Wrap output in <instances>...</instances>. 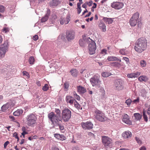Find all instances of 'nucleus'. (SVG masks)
<instances>
[{
  "label": "nucleus",
  "instance_id": "nucleus-1",
  "mask_svg": "<svg viewBox=\"0 0 150 150\" xmlns=\"http://www.w3.org/2000/svg\"><path fill=\"white\" fill-rule=\"evenodd\" d=\"M147 41L144 37H141L137 41L134 47L135 50L138 53H141L145 50L147 48Z\"/></svg>",
  "mask_w": 150,
  "mask_h": 150
},
{
  "label": "nucleus",
  "instance_id": "nucleus-2",
  "mask_svg": "<svg viewBox=\"0 0 150 150\" xmlns=\"http://www.w3.org/2000/svg\"><path fill=\"white\" fill-rule=\"evenodd\" d=\"M71 110L67 108H64L62 111V120L65 122H68L71 118Z\"/></svg>",
  "mask_w": 150,
  "mask_h": 150
},
{
  "label": "nucleus",
  "instance_id": "nucleus-3",
  "mask_svg": "<svg viewBox=\"0 0 150 150\" xmlns=\"http://www.w3.org/2000/svg\"><path fill=\"white\" fill-rule=\"evenodd\" d=\"M8 41L6 40L0 47V58L4 57L6 52L8 50L9 47Z\"/></svg>",
  "mask_w": 150,
  "mask_h": 150
},
{
  "label": "nucleus",
  "instance_id": "nucleus-4",
  "mask_svg": "<svg viewBox=\"0 0 150 150\" xmlns=\"http://www.w3.org/2000/svg\"><path fill=\"white\" fill-rule=\"evenodd\" d=\"M48 117L49 119L51 121L52 124L54 125V123L56 124L58 122L62 121L61 117L59 116H57L53 112H51L48 115Z\"/></svg>",
  "mask_w": 150,
  "mask_h": 150
},
{
  "label": "nucleus",
  "instance_id": "nucleus-5",
  "mask_svg": "<svg viewBox=\"0 0 150 150\" xmlns=\"http://www.w3.org/2000/svg\"><path fill=\"white\" fill-rule=\"evenodd\" d=\"M102 141L103 144L106 148H112V140L110 138L106 136H103L102 137Z\"/></svg>",
  "mask_w": 150,
  "mask_h": 150
},
{
  "label": "nucleus",
  "instance_id": "nucleus-6",
  "mask_svg": "<svg viewBox=\"0 0 150 150\" xmlns=\"http://www.w3.org/2000/svg\"><path fill=\"white\" fill-rule=\"evenodd\" d=\"M95 112V118L98 120L103 122L106 120V118L103 113L102 111L96 109Z\"/></svg>",
  "mask_w": 150,
  "mask_h": 150
},
{
  "label": "nucleus",
  "instance_id": "nucleus-7",
  "mask_svg": "<svg viewBox=\"0 0 150 150\" xmlns=\"http://www.w3.org/2000/svg\"><path fill=\"white\" fill-rule=\"evenodd\" d=\"M100 76L96 75L91 78L90 81L93 86L99 87L101 81L100 80Z\"/></svg>",
  "mask_w": 150,
  "mask_h": 150
},
{
  "label": "nucleus",
  "instance_id": "nucleus-8",
  "mask_svg": "<svg viewBox=\"0 0 150 150\" xmlns=\"http://www.w3.org/2000/svg\"><path fill=\"white\" fill-rule=\"evenodd\" d=\"M27 124L29 126H33L36 122L37 117L33 114L28 115L27 117Z\"/></svg>",
  "mask_w": 150,
  "mask_h": 150
},
{
  "label": "nucleus",
  "instance_id": "nucleus-9",
  "mask_svg": "<svg viewBox=\"0 0 150 150\" xmlns=\"http://www.w3.org/2000/svg\"><path fill=\"white\" fill-rule=\"evenodd\" d=\"M139 17V14L137 12L133 15L129 20V23L131 26H134L137 25Z\"/></svg>",
  "mask_w": 150,
  "mask_h": 150
},
{
  "label": "nucleus",
  "instance_id": "nucleus-10",
  "mask_svg": "<svg viewBox=\"0 0 150 150\" xmlns=\"http://www.w3.org/2000/svg\"><path fill=\"white\" fill-rule=\"evenodd\" d=\"M123 81L121 79L116 80L114 82V86L117 90H122L124 88L123 84Z\"/></svg>",
  "mask_w": 150,
  "mask_h": 150
},
{
  "label": "nucleus",
  "instance_id": "nucleus-11",
  "mask_svg": "<svg viewBox=\"0 0 150 150\" xmlns=\"http://www.w3.org/2000/svg\"><path fill=\"white\" fill-rule=\"evenodd\" d=\"M88 49L89 54L92 55L95 53L96 46L95 42L94 41H91L88 45Z\"/></svg>",
  "mask_w": 150,
  "mask_h": 150
},
{
  "label": "nucleus",
  "instance_id": "nucleus-12",
  "mask_svg": "<svg viewBox=\"0 0 150 150\" xmlns=\"http://www.w3.org/2000/svg\"><path fill=\"white\" fill-rule=\"evenodd\" d=\"M81 126L84 129H90L93 127V125L90 121H87L86 122H82Z\"/></svg>",
  "mask_w": 150,
  "mask_h": 150
},
{
  "label": "nucleus",
  "instance_id": "nucleus-13",
  "mask_svg": "<svg viewBox=\"0 0 150 150\" xmlns=\"http://www.w3.org/2000/svg\"><path fill=\"white\" fill-rule=\"evenodd\" d=\"M75 33L73 31H67L66 33V38L68 41L70 42L73 40L75 38Z\"/></svg>",
  "mask_w": 150,
  "mask_h": 150
},
{
  "label": "nucleus",
  "instance_id": "nucleus-14",
  "mask_svg": "<svg viewBox=\"0 0 150 150\" xmlns=\"http://www.w3.org/2000/svg\"><path fill=\"white\" fill-rule=\"evenodd\" d=\"M146 114L148 115L149 119L150 120V105H149L148 108L146 110V111L144 110L143 111V118L144 121L146 122H147L148 121V117Z\"/></svg>",
  "mask_w": 150,
  "mask_h": 150
},
{
  "label": "nucleus",
  "instance_id": "nucleus-15",
  "mask_svg": "<svg viewBox=\"0 0 150 150\" xmlns=\"http://www.w3.org/2000/svg\"><path fill=\"white\" fill-rule=\"evenodd\" d=\"M123 4L119 2H114L111 4V6L116 9L121 8L123 6Z\"/></svg>",
  "mask_w": 150,
  "mask_h": 150
},
{
  "label": "nucleus",
  "instance_id": "nucleus-16",
  "mask_svg": "<svg viewBox=\"0 0 150 150\" xmlns=\"http://www.w3.org/2000/svg\"><path fill=\"white\" fill-rule=\"evenodd\" d=\"M65 100L67 103H69L70 105L72 104L73 103H74V101H76V100L72 96L67 95L66 96Z\"/></svg>",
  "mask_w": 150,
  "mask_h": 150
},
{
  "label": "nucleus",
  "instance_id": "nucleus-17",
  "mask_svg": "<svg viewBox=\"0 0 150 150\" xmlns=\"http://www.w3.org/2000/svg\"><path fill=\"white\" fill-rule=\"evenodd\" d=\"M50 9H48L45 15L41 19V21L42 23L45 22L47 21L49 16L50 15Z\"/></svg>",
  "mask_w": 150,
  "mask_h": 150
},
{
  "label": "nucleus",
  "instance_id": "nucleus-18",
  "mask_svg": "<svg viewBox=\"0 0 150 150\" xmlns=\"http://www.w3.org/2000/svg\"><path fill=\"white\" fill-rule=\"evenodd\" d=\"M122 136L124 137V139H128L130 138L132 136V133L129 131H126L122 134Z\"/></svg>",
  "mask_w": 150,
  "mask_h": 150
},
{
  "label": "nucleus",
  "instance_id": "nucleus-19",
  "mask_svg": "<svg viewBox=\"0 0 150 150\" xmlns=\"http://www.w3.org/2000/svg\"><path fill=\"white\" fill-rule=\"evenodd\" d=\"M99 27L102 31L105 32L106 31V26L105 24L102 21H100L99 24Z\"/></svg>",
  "mask_w": 150,
  "mask_h": 150
},
{
  "label": "nucleus",
  "instance_id": "nucleus-20",
  "mask_svg": "<svg viewBox=\"0 0 150 150\" xmlns=\"http://www.w3.org/2000/svg\"><path fill=\"white\" fill-rule=\"evenodd\" d=\"M122 121L125 123L129 125L132 124V122L129 120V116L127 115L125 116L122 119Z\"/></svg>",
  "mask_w": 150,
  "mask_h": 150
},
{
  "label": "nucleus",
  "instance_id": "nucleus-21",
  "mask_svg": "<svg viewBox=\"0 0 150 150\" xmlns=\"http://www.w3.org/2000/svg\"><path fill=\"white\" fill-rule=\"evenodd\" d=\"M60 3V2L59 0H52L49 4L51 6H57Z\"/></svg>",
  "mask_w": 150,
  "mask_h": 150
},
{
  "label": "nucleus",
  "instance_id": "nucleus-22",
  "mask_svg": "<svg viewBox=\"0 0 150 150\" xmlns=\"http://www.w3.org/2000/svg\"><path fill=\"white\" fill-rule=\"evenodd\" d=\"M103 20L105 23L109 24L112 23L113 21V20L111 18L103 17Z\"/></svg>",
  "mask_w": 150,
  "mask_h": 150
},
{
  "label": "nucleus",
  "instance_id": "nucleus-23",
  "mask_svg": "<svg viewBox=\"0 0 150 150\" xmlns=\"http://www.w3.org/2000/svg\"><path fill=\"white\" fill-rule=\"evenodd\" d=\"M107 60L109 61H118L120 62H121V60L120 59L116 57L113 56H108L107 59Z\"/></svg>",
  "mask_w": 150,
  "mask_h": 150
},
{
  "label": "nucleus",
  "instance_id": "nucleus-24",
  "mask_svg": "<svg viewBox=\"0 0 150 150\" xmlns=\"http://www.w3.org/2000/svg\"><path fill=\"white\" fill-rule=\"evenodd\" d=\"M70 17L69 16H67L66 17V20L64 19H63L62 20L60 21V23L61 24H67L69 23L70 21Z\"/></svg>",
  "mask_w": 150,
  "mask_h": 150
},
{
  "label": "nucleus",
  "instance_id": "nucleus-25",
  "mask_svg": "<svg viewBox=\"0 0 150 150\" xmlns=\"http://www.w3.org/2000/svg\"><path fill=\"white\" fill-rule=\"evenodd\" d=\"M77 91L81 93H83L86 92V89L83 87L79 86L77 87Z\"/></svg>",
  "mask_w": 150,
  "mask_h": 150
},
{
  "label": "nucleus",
  "instance_id": "nucleus-26",
  "mask_svg": "<svg viewBox=\"0 0 150 150\" xmlns=\"http://www.w3.org/2000/svg\"><path fill=\"white\" fill-rule=\"evenodd\" d=\"M79 43L80 46L83 47H85L87 44L85 40L82 39H81L79 40Z\"/></svg>",
  "mask_w": 150,
  "mask_h": 150
},
{
  "label": "nucleus",
  "instance_id": "nucleus-27",
  "mask_svg": "<svg viewBox=\"0 0 150 150\" xmlns=\"http://www.w3.org/2000/svg\"><path fill=\"white\" fill-rule=\"evenodd\" d=\"M23 112V110L21 109H18L13 113V115L15 116H19L22 114Z\"/></svg>",
  "mask_w": 150,
  "mask_h": 150
},
{
  "label": "nucleus",
  "instance_id": "nucleus-28",
  "mask_svg": "<svg viewBox=\"0 0 150 150\" xmlns=\"http://www.w3.org/2000/svg\"><path fill=\"white\" fill-rule=\"evenodd\" d=\"M138 79L140 81L146 82L148 80V78L146 76H139Z\"/></svg>",
  "mask_w": 150,
  "mask_h": 150
},
{
  "label": "nucleus",
  "instance_id": "nucleus-29",
  "mask_svg": "<svg viewBox=\"0 0 150 150\" xmlns=\"http://www.w3.org/2000/svg\"><path fill=\"white\" fill-rule=\"evenodd\" d=\"M134 116L135 117L136 120H140L142 117V115L139 113H135L134 114Z\"/></svg>",
  "mask_w": 150,
  "mask_h": 150
},
{
  "label": "nucleus",
  "instance_id": "nucleus-30",
  "mask_svg": "<svg viewBox=\"0 0 150 150\" xmlns=\"http://www.w3.org/2000/svg\"><path fill=\"white\" fill-rule=\"evenodd\" d=\"M71 75L74 77H76L78 73L76 69H72L70 71Z\"/></svg>",
  "mask_w": 150,
  "mask_h": 150
},
{
  "label": "nucleus",
  "instance_id": "nucleus-31",
  "mask_svg": "<svg viewBox=\"0 0 150 150\" xmlns=\"http://www.w3.org/2000/svg\"><path fill=\"white\" fill-rule=\"evenodd\" d=\"M102 76L104 77H107L111 75V74L109 72L105 71L101 73Z\"/></svg>",
  "mask_w": 150,
  "mask_h": 150
},
{
  "label": "nucleus",
  "instance_id": "nucleus-32",
  "mask_svg": "<svg viewBox=\"0 0 150 150\" xmlns=\"http://www.w3.org/2000/svg\"><path fill=\"white\" fill-rule=\"evenodd\" d=\"M111 65L117 68H119L121 66L120 64L116 62L112 63Z\"/></svg>",
  "mask_w": 150,
  "mask_h": 150
},
{
  "label": "nucleus",
  "instance_id": "nucleus-33",
  "mask_svg": "<svg viewBox=\"0 0 150 150\" xmlns=\"http://www.w3.org/2000/svg\"><path fill=\"white\" fill-rule=\"evenodd\" d=\"M8 104H7L6 105H4L1 107V110L3 111H5L6 110H7L8 108Z\"/></svg>",
  "mask_w": 150,
  "mask_h": 150
},
{
  "label": "nucleus",
  "instance_id": "nucleus-34",
  "mask_svg": "<svg viewBox=\"0 0 150 150\" xmlns=\"http://www.w3.org/2000/svg\"><path fill=\"white\" fill-rule=\"evenodd\" d=\"M55 112L57 114L56 115H57V116H59L60 117H61V112L60 110L58 109H55Z\"/></svg>",
  "mask_w": 150,
  "mask_h": 150
},
{
  "label": "nucleus",
  "instance_id": "nucleus-35",
  "mask_svg": "<svg viewBox=\"0 0 150 150\" xmlns=\"http://www.w3.org/2000/svg\"><path fill=\"white\" fill-rule=\"evenodd\" d=\"M34 61V58L33 57H30L29 59V63L31 64H33Z\"/></svg>",
  "mask_w": 150,
  "mask_h": 150
},
{
  "label": "nucleus",
  "instance_id": "nucleus-36",
  "mask_svg": "<svg viewBox=\"0 0 150 150\" xmlns=\"http://www.w3.org/2000/svg\"><path fill=\"white\" fill-rule=\"evenodd\" d=\"M140 64L142 67H145L146 65V62L144 60H142L140 61Z\"/></svg>",
  "mask_w": 150,
  "mask_h": 150
},
{
  "label": "nucleus",
  "instance_id": "nucleus-37",
  "mask_svg": "<svg viewBox=\"0 0 150 150\" xmlns=\"http://www.w3.org/2000/svg\"><path fill=\"white\" fill-rule=\"evenodd\" d=\"M74 105L75 107L77 109L79 110L80 109V105L76 101H74Z\"/></svg>",
  "mask_w": 150,
  "mask_h": 150
},
{
  "label": "nucleus",
  "instance_id": "nucleus-38",
  "mask_svg": "<svg viewBox=\"0 0 150 150\" xmlns=\"http://www.w3.org/2000/svg\"><path fill=\"white\" fill-rule=\"evenodd\" d=\"M59 122H58L56 124V126H59V129L60 130H63L64 129V126L60 124L59 123Z\"/></svg>",
  "mask_w": 150,
  "mask_h": 150
},
{
  "label": "nucleus",
  "instance_id": "nucleus-39",
  "mask_svg": "<svg viewBox=\"0 0 150 150\" xmlns=\"http://www.w3.org/2000/svg\"><path fill=\"white\" fill-rule=\"evenodd\" d=\"M49 89V86L47 84H45V85L43 87L42 90L44 91H47Z\"/></svg>",
  "mask_w": 150,
  "mask_h": 150
},
{
  "label": "nucleus",
  "instance_id": "nucleus-40",
  "mask_svg": "<svg viewBox=\"0 0 150 150\" xmlns=\"http://www.w3.org/2000/svg\"><path fill=\"white\" fill-rule=\"evenodd\" d=\"M132 101L130 99H128L127 100L125 101V103L128 106H129L131 102Z\"/></svg>",
  "mask_w": 150,
  "mask_h": 150
},
{
  "label": "nucleus",
  "instance_id": "nucleus-41",
  "mask_svg": "<svg viewBox=\"0 0 150 150\" xmlns=\"http://www.w3.org/2000/svg\"><path fill=\"white\" fill-rule=\"evenodd\" d=\"M127 77L129 78H135V74L132 73L130 74H128L127 75Z\"/></svg>",
  "mask_w": 150,
  "mask_h": 150
},
{
  "label": "nucleus",
  "instance_id": "nucleus-42",
  "mask_svg": "<svg viewBox=\"0 0 150 150\" xmlns=\"http://www.w3.org/2000/svg\"><path fill=\"white\" fill-rule=\"evenodd\" d=\"M74 97L76 99L78 100H80V96L77 95V94L75 93L74 94Z\"/></svg>",
  "mask_w": 150,
  "mask_h": 150
},
{
  "label": "nucleus",
  "instance_id": "nucleus-43",
  "mask_svg": "<svg viewBox=\"0 0 150 150\" xmlns=\"http://www.w3.org/2000/svg\"><path fill=\"white\" fill-rule=\"evenodd\" d=\"M5 8L4 6L0 5V12L1 13L5 11Z\"/></svg>",
  "mask_w": 150,
  "mask_h": 150
},
{
  "label": "nucleus",
  "instance_id": "nucleus-44",
  "mask_svg": "<svg viewBox=\"0 0 150 150\" xmlns=\"http://www.w3.org/2000/svg\"><path fill=\"white\" fill-rule=\"evenodd\" d=\"M66 139V137H65L64 135L62 134H60L59 136V139H60L61 140H65Z\"/></svg>",
  "mask_w": 150,
  "mask_h": 150
},
{
  "label": "nucleus",
  "instance_id": "nucleus-45",
  "mask_svg": "<svg viewBox=\"0 0 150 150\" xmlns=\"http://www.w3.org/2000/svg\"><path fill=\"white\" fill-rule=\"evenodd\" d=\"M64 86L65 89H67L69 86V84L68 82H65L64 84Z\"/></svg>",
  "mask_w": 150,
  "mask_h": 150
},
{
  "label": "nucleus",
  "instance_id": "nucleus-46",
  "mask_svg": "<svg viewBox=\"0 0 150 150\" xmlns=\"http://www.w3.org/2000/svg\"><path fill=\"white\" fill-rule=\"evenodd\" d=\"M93 1H90L89 2H86V4L87 5H88L89 6H92L93 4Z\"/></svg>",
  "mask_w": 150,
  "mask_h": 150
},
{
  "label": "nucleus",
  "instance_id": "nucleus-47",
  "mask_svg": "<svg viewBox=\"0 0 150 150\" xmlns=\"http://www.w3.org/2000/svg\"><path fill=\"white\" fill-rule=\"evenodd\" d=\"M135 139L136 140V141H137V142L139 144H141V143H142V142H141V141L140 140V139H139L137 137H135Z\"/></svg>",
  "mask_w": 150,
  "mask_h": 150
},
{
  "label": "nucleus",
  "instance_id": "nucleus-48",
  "mask_svg": "<svg viewBox=\"0 0 150 150\" xmlns=\"http://www.w3.org/2000/svg\"><path fill=\"white\" fill-rule=\"evenodd\" d=\"M107 50L106 49H103L101 50V54H107Z\"/></svg>",
  "mask_w": 150,
  "mask_h": 150
},
{
  "label": "nucleus",
  "instance_id": "nucleus-49",
  "mask_svg": "<svg viewBox=\"0 0 150 150\" xmlns=\"http://www.w3.org/2000/svg\"><path fill=\"white\" fill-rule=\"evenodd\" d=\"M123 59L126 62L127 64H128L129 63V59L126 57H123Z\"/></svg>",
  "mask_w": 150,
  "mask_h": 150
},
{
  "label": "nucleus",
  "instance_id": "nucleus-50",
  "mask_svg": "<svg viewBox=\"0 0 150 150\" xmlns=\"http://www.w3.org/2000/svg\"><path fill=\"white\" fill-rule=\"evenodd\" d=\"M60 134H54V136L57 139H59V136H60Z\"/></svg>",
  "mask_w": 150,
  "mask_h": 150
},
{
  "label": "nucleus",
  "instance_id": "nucleus-51",
  "mask_svg": "<svg viewBox=\"0 0 150 150\" xmlns=\"http://www.w3.org/2000/svg\"><path fill=\"white\" fill-rule=\"evenodd\" d=\"M9 142L8 141L6 142L4 144V147L6 148L8 144H9Z\"/></svg>",
  "mask_w": 150,
  "mask_h": 150
},
{
  "label": "nucleus",
  "instance_id": "nucleus-52",
  "mask_svg": "<svg viewBox=\"0 0 150 150\" xmlns=\"http://www.w3.org/2000/svg\"><path fill=\"white\" fill-rule=\"evenodd\" d=\"M139 102V99L138 97L136 99L134 100L133 101V102L134 103H138Z\"/></svg>",
  "mask_w": 150,
  "mask_h": 150
},
{
  "label": "nucleus",
  "instance_id": "nucleus-53",
  "mask_svg": "<svg viewBox=\"0 0 150 150\" xmlns=\"http://www.w3.org/2000/svg\"><path fill=\"white\" fill-rule=\"evenodd\" d=\"M38 38V35H35L33 37V39L34 40H37Z\"/></svg>",
  "mask_w": 150,
  "mask_h": 150
},
{
  "label": "nucleus",
  "instance_id": "nucleus-54",
  "mask_svg": "<svg viewBox=\"0 0 150 150\" xmlns=\"http://www.w3.org/2000/svg\"><path fill=\"white\" fill-rule=\"evenodd\" d=\"M52 150H59L58 148L55 146H53L52 148Z\"/></svg>",
  "mask_w": 150,
  "mask_h": 150
},
{
  "label": "nucleus",
  "instance_id": "nucleus-55",
  "mask_svg": "<svg viewBox=\"0 0 150 150\" xmlns=\"http://www.w3.org/2000/svg\"><path fill=\"white\" fill-rule=\"evenodd\" d=\"M135 74V77H138L140 74V72H137Z\"/></svg>",
  "mask_w": 150,
  "mask_h": 150
},
{
  "label": "nucleus",
  "instance_id": "nucleus-56",
  "mask_svg": "<svg viewBox=\"0 0 150 150\" xmlns=\"http://www.w3.org/2000/svg\"><path fill=\"white\" fill-rule=\"evenodd\" d=\"M28 133L26 132V131H23V132L21 133L22 135L23 136V138L25 137V134H27Z\"/></svg>",
  "mask_w": 150,
  "mask_h": 150
},
{
  "label": "nucleus",
  "instance_id": "nucleus-57",
  "mask_svg": "<svg viewBox=\"0 0 150 150\" xmlns=\"http://www.w3.org/2000/svg\"><path fill=\"white\" fill-rule=\"evenodd\" d=\"M120 52L122 54H125L124 50L123 49L120 50Z\"/></svg>",
  "mask_w": 150,
  "mask_h": 150
},
{
  "label": "nucleus",
  "instance_id": "nucleus-58",
  "mask_svg": "<svg viewBox=\"0 0 150 150\" xmlns=\"http://www.w3.org/2000/svg\"><path fill=\"white\" fill-rule=\"evenodd\" d=\"M77 13L78 14H80L81 11V8H77Z\"/></svg>",
  "mask_w": 150,
  "mask_h": 150
},
{
  "label": "nucleus",
  "instance_id": "nucleus-59",
  "mask_svg": "<svg viewBox=\"0 0 150 150\" xmlns=\"http://www.w3.org/2000/svg\"><path fill=\"white\" fill-rule=\"evenodd\" d=\"M23 75H26L28 76V75H29L28 73L26 71H24L23 72Z\"/></svg>",
  "mask_w": 150,
  "mask_h": 150
},
{
  "label": "nucleus",
  "instance_id": "nucleus-60",
  "mask_svg": "<svg viewBox=\"0 0 150 150\" xmlns=\"http://www.w3.org/2000/svg\"><path fill=\"white\" fill-rule=\"evenodd\" d=\"M9 118L12 121H14L15 120V118L13 116H9Z\"/></svg>",
  "mask_w": 150,
  "mask_h": 150
},
{
  "label": "nucleus",
  "instance_id": "nucleus-61",
  "mask_svg": "<svg viewBox=\"0 0 150 150\" xmlns=\"http://www.w3.org/2000/svg\"><path fill=\"white\" fill-rule=\"evenodd\" d=\"M3 31H5V33H6L9 31L8 29L7 28H4L3 29Z\"/></svg>",
  "mask_w": 150,
  "mask_h": 150
},
{
  "label": "nucleus",
  "instance_id": "nucleus-62",
  "mask_svg": "<svg viewBox=\"0 0 150 150\" xmlns=\"http://www.w3.org/2000/svg\"><path fill=\"white\" fill-rule=\"evenodd\" d=\"M17 134L16 132H15L13 134V136L15 137L16 138H18Z\"/></svg>",
  "mask_w": 150,
  "mask_h": 150
},
{
  "label": "nucleus",
  "instance_id": "nucleus-63",
  "mask_svg": "<svg viewBox=\"0 0 150 150\" xmlns=\"http://www.w3.org/2000/svg\"><path fill=\"white\" fill-rule=\"evenodd\" d=\"M86 5H87V4H86V2L84 3L82 5V7L83 8H85L86 9Z\"/></svg>",
  "mask_w": 150,
  "mask_h": 150
},
{
  "label": "nucleus",
  "instance_id": "nucleus-64",
  "mask_svg": "<svg viewBox=\"0 0 150 150\" xmlns=\"http://www.w3.org/2000/svg\"><path fill=\"white\" fill-rule=\"evenodd\" d=\"M138 23V24H137V25H138V26L139 27H141V25H142V23H141V22L138 21V22L137 21V23Z\"/></svg>",
  "mask_w": 150,
  "mask_h": 150
}]
</instances>
